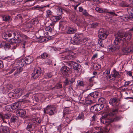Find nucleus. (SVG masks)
<instances>
[{
	"instance_id": "obj_1",
	"label": "nucleus",
	"mask_w": 133,
	"mask_h": 133,
	"mask_svg": "<svg viewBox=\"0 0 133 133\" xmlns=\"http://www.w3.org/2000/svg\"><path fill=\"white\" fill-rule=\"evenodd\" d=\"M12 34L14 36V39H10L9 42L12 43H22L23 45L22 46V49L24 53H25L26 50V48H27V42L24 40L27 38V36L22 34H20L18 31L14 30L12 32Z\"/></svg>"
},
{
	"instance_id": "obj_2",
	"label": "nucleus",
	"mask_w": 133,
	"mask_h": 133,
	"mask_svg": "<svg viewBox=\"0 0 133 133\" xmlns=\"http://www.w3.org/2000/svg\"><path fill=\"white\" fill-rule=\"evenodd\" d=\"M123 34L121 32H119L115 35V38L114 42L115 45H111L108 47V51L111 52L119 49L120 46L118 45L122 41V38L123 37Z\"/></svg>"
},
{
	"instance_id": "obj_3",
	"label": "nucleus",
	"mask_w": 133,
	"mask_h": 133,
	"mask_svg": "<svg viewBox=\"0 0 133 133\" xmlns=\"http://www.w3.org/2000/svg\"><path fill=\"white\" fill-rule=\"evenodd\" d=\"M118 113V112L114 115L110 116H107L106 118H103L101 119V121L102 122L103 121V122L105 123H107V124L108 125L112 122L118 121L121 120L122 118V117L120 116L116 115Z\"/></svg>"
},
{
	"instance_id": "obj_4",
	"label": "nucleus",
	"mask_w": 133,
	"mask_h": 133,
	"mask_svg": "<svg viewBox=\"0 0 133 133\" xmlns=\"http://www.w3.org/2000/svg\"><path fill=\"white\" fill-rule=\"evenodd\" d=\"M118 102L117 99L115 97L111 98L109 100V104L114 106L110 114H116L118 112L119 104L118 103Z\"/></svg>"
},
{
	"instance_id": "obj_5",
	"label": "nucleus",
	"mask_w": 133,
	"mask_h": 133,
	"mask_svg": "<svg viewBox=\"0 0 133 133\" xmlns=\"http://www.w3.org/2000/svg\"><path fill=\"white\" fill-rule=\"evenodd\" d=\"M40 122L39 118H32L31 121L26 126V130L31 131L35 129L36 124H39Z\"/></svg>"
},
{
	"instance_id": "obj_6",
	"label": "nucleus",
	"mask_w": 133,
	"mask_h": 133,
	"mask_svg": "<svg viewBox=\"0 0 133 133\" xmlns=\"http://www.w3.org/2000/svg\"><path fill=\"white\" fill-rule=\"evenodd\" d=\"M43 74V72L41 68L36 67L34 68L33 72L31 74V78L33 79L37 78Z\"/></svg>"
},
{
	"instance_id": "obj_7",
	"label": "nucleus",
	"mask_w": 133,
	"mask_h": 133,
	"mask_svg": "<svg viewBox=\"0 0 133 133\" xmlns=\"http://www.w3.org/2000/svg\"><path fill=\"white\" fill-rule=\"evenodd\" d=\"M17 64V65L19 66V67H17V71L14 75L15 76H17L22 71L23 68L22 67L24 66V64H26V63L24 59H23L18 61Z\"/></svg>"
},
{
	"instance_id": "obj_8",
	"label": "nucleus",
	"mask_w": 133,
	"mask_h": 133,
	"mask_svg": "<svg viewBox=\"0 0 133 133\" xmlns=\"http://www.w3.org/2000/svg\"><path fill=\"white\" fill-rule=\"evenodd\" d=\"M108 35V32L104 28H101L98 31V37L100 39H105Z\"/></svg>"
},
{
	"instance_id": "obj_9",
	"label": "nucleus",
	"mask_w": 133,
	"mask_h": 133,
	"mask_svg": "<svg viewBox=\"0 0 133 133\" xmlns=\"http://www.w3.org/2000/svg\"><path fill=\"white\" fill-rule=\"evenodd\" d=\"M68 65L70 66H73V69L74 71L78 72L80 70L81 66L79 64L73 61H70L68 63Z\"/></svg>"
},
{
	"instance_id": "obj_10",
	"label": "nucleus",
	"mask_w": 133,
	"mask_h": 133,
	"mask_svg": "<svg viewBox=\"0 0 133 133\" xmlns=\"http://www.w3.org/2000/svg\"><path fill=\"white\" fill-rule=\"evenodd\" d=\"M12 113L9 112L5 114L2 112L0 113V118H1L4 123H7V122L4 120L5 119H8L11 117Z\"/></svg>"
},
{
	"instance_id": "obj_11",
	"label": "nucleus",
	"mask_w": 133,
	"mask_h": 133,
	"mask_svg": "<svg viewBox=\"0 0 133 133\" xmlns=\"http://www.w3.org/2000/svg\"><path fill=\"white\" fill-rule=\"evenodd\" d=\"M61 72L63 75H69L71 73V70L66 66H63L61 69Z\"/></svg>"
},
{
	"instance_id": "obj_12",
	"label": "nucleus",
	"mask_w": 133,
	"mask_h": 133,
	"mask_svg": "<svg viewBox=\"0 0 133 133\" xmlns=\"http://www.w3.org/2000/svg\"><path fill=\"white\" fill-rule=\"evenodd\" d=\"M53 107L50 105H48L44 109V112L45 113L48 114L50 115H52L54 114L53 110Z\"/></svg>"
},
{
	"instance_id": "obj_13",
	"label": "nucleus",
	"mask_w": 133,
	"mask_h": 133,
	"mask_svg": "<svg viewBox=\"0 0 133 133\" xmlns=\"http://www.w3.org/2000/svg\"><path fill=\"white\" fill-rule=\"evenodd\" d=\"M25 90L23 89L19 88L15 89L14 91V92L16 95L15 96H17V98H18L25 93Z\"/></svg>"
},
{
	"instance_id": "obj_14",
	"label": "nucleus",
	"mask_w": 133,
	"mask_h": 133,
	"mask_svg": "<svg viewBox=\"0 0 133 133\" xmlns=\"http://www.w3.org/2000/svg\"><path fill=\"white\" fill-rule=\"evenodd\" d=\"M119 32H121L123 34V36L122 37V40L124 39V40L128 41L131 38V34L130 32H128L124 34L122 31H119L117 33Z\"/></svg>"
},
{
	"instance_id": "obj_15",
	"label": "nucleus",
	"mask_w": 133,
	"mask_h": 133,
	"mask_svg": "<svg viewBox=\"0 0 133 133\" xmlns=\"http://www.w3.org/2000/svg\"><path fill=\"white\" fill-rule=\"evenodd\" d=\"M16 115L22 118L24 117L26 114V111L24 109H20L16 112Z\"/></svg>"
},
{
	"instance_id": "obj_16",
	"label": "nucleus",
	"mask_w": 133,
	"mask_h": 133,
	"mask_svg": "<svg viewBox=\"0 0 133 133\" xmlns=\"http://www.w3.org/2000/svg\"><path fill=\"white\" fill-rule=\"evenodd\" d=\"M26 63V64H30L34 60V58L33 56L29 55L27 56L24 59Z\"/></svg>"
},
{
	"instance_id": "obj_17",
	"label": "nucleus",
	"mask_w": 133,
	"mask_h": 133,
	"mask_svg": "<svg viewBox=\"0 0 133 133\" xmlns=\"http://www.w3.org/2000/svg\"><path fill=\"white\" fill-rule=\"evenodd\" d=\"M106 118V117H102V118H100V121H97V122H96V121L95 122H94V123H92L91 122L90 123V125H97L99 127H97V129H99L100 128H99V127H100V126H99V125L101 123H103L104 124H106V125H108V124H107V123H105V122H103V121L102 122L101 121V119L103 118Z\"/></svg>"
},
{
	"instance_id": "obj_18",
	"label": "nucleus",
	"mask_w": 133,
	"mask_h": 133,
	"mask_svg": "<svg viewBox=\"0 0 133 133\" xmlns=\"http://www.w3.org/2000/svg\"><path fill=\"white\" fill-rule=\"evenodd\" d=\"M0 45L1 47L3 48L5 50H8L11 47L9 43L4 41H2L1 42Z\"/></svg>"
},
{
	"instance_id": "obj_19",
	"label": "nucleus",
	"mask_w": 133,
	"mask_h": 133,
	"mask_svg": "<svg viewBox=\"0 0 133 133\" xmlns=\"http://www.w3.org/2000/svg\"><path fill=\"white\" fill-rule=\"evenodd\" d=\"M98 92L95 91L91 93L87 96V98L91 99L92 98H96L98 97Z\"/></svg>"
},
{
	"instance_id": "obj_20",
	"label": "nucleus",
	"mask_w": 133,
	"mask_h": 133,
	"mask_svg": "<svg viewBox=\"0 0 133 133\" xmlns=\"http://www.w3.org/2000/svg\"><path fill=\"white\" fill-rule=\"evenodd\" d=\"M0 131L1 133H10V128L7 126L2 125L0 127Z\"/></svg>"
},
{
	"instance_id": "obj_21",
	"label": "nucleus",
	"mask_w": 133,
	"mask_h": 133,
	"mask_svg": "<svg viewBox=\"0 0 133 133\" xmlns=\"http://www.w3.org/2000/svg\"><path fill=\"white\" fill-rule=\"evenodd\" d=\"M122 51L124 53H128L130 52H133V46H132L124 48L122 49Z\"/></svg>"
},
{
	"instance_id": "obj_22",
	"label": "nucleus",
	"mask_w": 133,
	"mask_h": 133,
	"mask_svg": "<svg viewBox=\"0 0 133 133\" xmlns=\"http://www.w3.org/2000/svg\"><path fill=\"white\" fill-rule=\"evenodd\" d=\"M21 105L17 101L13 104L12 108L13 109L17 111L21 109Z\"/></svg>"
},
{
	"instance_id": "obj_23",
	"label": "nucleus",
	"mask_w": 133,
	"mask_h": 133,
	"mask_svg": "<svg viewBox=\"0 0 133 133\" xmlns=\"http://www.w3.org/2000/svg\"><path fill=\"white\" fill-rule=\"evenodd\" d=\"M95 111H98L102 110L104 108V104H98L94 105Z\"/></svg>"
},
{
	"instance_id": "obj_24",
	"label": "nucleus",
	"mask_w": 133,
	"mask_h": 133,
	"mask_svg": "<svg viewBox=\"0 0 133 133\" xmlns=\"http://www.w3.org/2000/svg\"><path fill=\"white\" fill-rule=\"evenodd\" d=\"M121 19L124 21H127L128 20L132 19V18L131 16L129 14H126L123 15L121 17Z\"/></svg>"
},
{
	"instance_id": "obj_25",
	"label": "nucleus",
	"mask_w": 133,
	"mask_h": 133,
	"mask_svg": "<svg viewBox=\"0 0 133 133\" xmlns=\"http://www.w3.org/2000/svg\"><path fill=\"white\" fill-rule=\"evenodd\" d=\"M11 32V33H5L3 34L2 36L3 38L7 41H9V39H8V38L11 37L12 35V32Z\"/></svg>"
},
{
	"instance_id": "obj_26",
	"label": "nucleus",
	"mask_w": 133,
	"mask_h": 133,
	"mask_svg": "<svg viewBox=\"0 0 133 133\" xmlns=\"http://www.w3.org/2000/svg\"><path fill=\"white\" fill-rule=\"evenodd\" d=\"M112 108L111 109H110L109 106L108 105H106V107L104 108V110L106 112L109 113V116H109L114 115L115 114H110L112 112Z\"/></svg>"
},
{
	"instance_id": "obj_27",
	"label": "nucleus",
	"mask_w": 133,
	"mask_h": 133,
	"mask_svg": "<svg viewBox=\"0 0 133 133\" xmlns=\"http://www.w3.org/2000/svg\"><path fill=\"white\" fill-rule=\"evenodd\" d=\"M10 119V122L11 123H14L17 120L18 118L17 116L12 114Z\"/></svg>"
},
{
	"instance_id": "obj_28",
	"label": "nucleus",
	"mask_w": 133,
	"mask_h": 133,
	"mask_svg": "<svg viewBox=\"0 0 133 133\" xmlns=\"http://www.w3.org/2000/svg\"><path fill=\"white\" fill-rule=\"evenodd\" d=\"M62 18L60 16H53L50 19L52 21L56 23V22Z\"/></svg>"
},
{
	"instance_id": "obj_29",
	"label": "nucleus",
	"mask_w": 133,
	"mask_h": 133,
	"mask_svg": "<svg viewBox=\"0 0 133 133\" xmlns=\"http://www.w3.org/2000/svg\"><path fill=\"white\" fill-rule=\"evenodd\" d=\"M69 18L70 20L74 22H76L77 20V16L75 13L71 14Z\"/></svg>"
},
{
	"instance_id": "obj_30",
	"label": "nucleus",
	"mask_w": 133,
	"mask_h": 133,
	"mask_svg": "<svg viewBox=\"0 0 133 133\" xmlns=\"http://www.w3.org/2000/svg\"><path fill=\"white\" fill-rule=\"evenodd\" d=\"M122 42V44L121 46H119L120 47H122L124 48L128 47L129 45L128 41L122 40V41H121V42Z\"/></svg>"
},
{
	"instance_id": "obj_31",
	"label": "nucleus",
	"mask_w": 133,
	"mask_h": 133,
	"mask_svg": "<svg viewBox=\"0 0 133 133\" xmlns=\"http://www.w3.org/2000/svg\"><path fill=\"white\" fill-rule=\"evenodd\" d=\"M127 10L129 14L131 16V17L133 18V8L129 7H128Z\"/></svg>"
},
{
	"instance_id": "obj_32",
	"label": "nucleus",
	"mask_w": 133,
	"mask_h": 133,
	"mask_svg": "<svg viewBox=\"0 0 133 133\" xmlns=\"http://www.w3.org/2000/svg\"><path fill=\"white\" fill-rule=\"evenodd\" d=\"M109 129L108 126L104 127L103 128L101 129H100L99 133H108L109 131Z\"/></svg>"
},
{
	"instance_id": "obj_33",
	"label": "nucleus",
	"mask_w": 133,
	"mask_h": 133,
	"mask_svg": "<svg viewBox=\"0 0 133 133\" xmlns=\"http://www.w3.org/2000/svg\"><path fill=\"white\" fill-rule=\"evenodd\" d=\"M112 72L113 74H111V75L112 77H114V78L117 77L119 74V72L116 71L115 69L113 70ZM114 80H115V78L114 79Z\"/></svg>"
},
{
	"instance_id": "obj_34",
	"label": "nucleus",
	"mask_w": 133,
	"mask_h": 133,
	"mask_svg": "<svg viewBox=\"0 0 133 133\" xmlns=\"http://www.w3.org/2000/svg\"><path fill=\"white\" fill-rule=\"evenodd\" d=\"M98 24L99 23H98L94 22L90 25V27L91 28L94 29L97 27Z\"/></svg>"
},
{
	"instance_id": "obj_35",
	"label": "nucleus",
	"mask_w": 133,
	"mask_h": 133,
	"mask_svg": "<svg viewBox=\"0 0 133 133\" xmlns=\"http://www.w3.org/2000/svg\"><path fill=\"white\" fill-rule=\"evenodd\" d=\"M52 36L47 37H46V39L44 37H43L40 40L39 42L41 43L44 42H46L48 41L51 39L52 38Z\"/></svg>"
},
{
	"instance_id": "obj_36",
	"label": "nucleus",
	"mask_w": 133,
	"mask_h": 133,
	"mask_svg": "<svg viewBox=\"0 0 133 133\" xmlns=\"http://www.w3.org/2000/svg\"><path fill=\"white\" fill-rule=\"evenodd\" d=\"M95 10L96 11L101 13H104L105 12V10L104 9H101L98 7H96Z\"/></svg>"
},
{
	"instance_id": "obj_37",
	"label": "nucleus",
	"mask_w": 133,
	"mask_h": 133,
	"mask_svg": "<svg viewBox=\"0 0 133 133\" xmlns=\"http://www.w3.org/2000/svg\"><path fill=\"white\" fill-rule=\"evenodd\" d=\"M70 42L71 43L73 44L78 45L80 44L79 41L74 38L71 40Z\"/></svg>"
},
{
	"instance_id": "obj_38",
	"label": "nucleus",
	"mask_w": 133,
	"mask_h": 133,
	"mask_svg": "<svg viewBox=\"0 0 133 133\" xmlns=\"http://www.w3.org/2000/svg\"><path fill=\"white\" fill-rule=\"evenodd\" d=\"M84 114L83 113H81L79 114L78 116L76 117V119H82L84 120Z\"/></svg>"
},
{
	"instance_id": "obj_39",
	"label": "nucleus",
	"mask_w": 133,
	"mask_h": 133,
	"mask_svg": "<svg viewBox=\"0 0 133 133\" xmlns=\"http://www.w3.org/2000/svg\"><path fill=\"white\" fill-rule=\"evenodd\" d=\"M120 5L122 7H129V4L125 1H122L120 4Z\"/></svg>"
},
{
	"instance_id": "obj_40",
	"label": "nucleus",
	"mask_w": 133,
	"mask_h": 133,
	"mask_svg": "<svg viewBox=\"0 0 133 133\" xmlns=\"http://www.w3.org/2000/svg\"><path fill=\"white\" fill-rule=\"evenodd\" d=\"M61 58H62V59H70L72 58V56L71 55H69L66 56L64 55L61 57Z\"/></svg>"
},
{
	"instance_id": "obj_41",
	"label": "nucleus",
	"mask_w": 133,
	"mask_h": 133,
	"mask_svg": "<svg viewBox=\"0 0 133 133\" xmlns=\"http://www.w3.org/2000/svg\"><path fill=\"white\" fill-rule=\"evenodd\" d=\"M98 102L100 103V104H103L106 103V100L103 97H101L98 99Z\"/></svg>"
},
{
	"instance_id": "obj_42",
	"label": "nucleus",
	"mask_w": 133,
	"mask_h": 133,
	"mask_svg": "<svg viewBox=\"0 0 133 133\" xmlns=\"http://www.w3.org/2000/svg\"><path fill=\"white\" fill-rule=\"evenodd\" d=\"M82 35L81 34L76 33L75 34V35L74 37V38L78 40L79 41H80V39L79 38Z\"/></svg>"
},
{
	"instance_id": "obj_43",
	"label": "nucleus",
	"mask_w": 133,
	"mask_h": 133,
	"mask_svg": "<svg viewBox=\"0 0 133 133\" xmlns=\"http://www.w3.org/2000/svg\"><path fill=\"white\" fill-rule=\"evenodd\" d=\"M19 104L21 105L27 102V101L25 99H19L17 101Z\"/></svg>"
},
{
	"instance_id": "obj_44",
	"label": "nucleus",
	"mask_w": 133,
	"mask_h": 133,
	"mask_svg": "<svg viewBox=\"0 0 133 133\" xmlns=\"http://www.w3.org/2000/svg\"><path fill=\"white\" fill-rule=\"evenodd\" d=\"M3 20L5 21H9L10 20V16L8 15H4L3 17Z\"/></svg>"
},
{
	"instance_id": "obj_45",
	"label": "nucleus",
	"mask_w": 133,
	"mask_h": 133,
	"mask_svg": "<svg viewBox=\"0 0 133 133\" xmlns=\"http://www.w3.org/2000/svg\"><path fill=\"white\" fill-rule=\"evenodd\" d=\"M17 66H15L13 68L11 69L10 70V71L8 73L9 74H12V72H14V71H15V72L14 73V75L15 73L16 72L17 68Z\"/></svg>"
},
{
	"instance_id": "obj_46",
	"label": "nucleus",
	"mask_w": 133,
	"mask_h": 133,
	"mask_svg": "<svg viewBox=\"0 0 133 133\" xmlns=\"http://www.w3.org/2000/svg\"><path fill=\"white\" fill-rule=\"evenodd\" d=\"M52 76V75L51 72H48L45 74L44 77L46 78H51Z\"/></svg>"
},
{
	"instance_id": "obj_47",
	"label": "nucleus",
	"mask_w": 133,
	"mask_h": 133,
	"mask_svg": "<svg viewBox=\"0 0 133 133\" xmlns=\"http://www.w3.org/2000/svg\"><path fill=\"white\" fill-rule=\"evenodd\" d=\"M45 6H43V5H42L40 6L39 5H37L36 6H35L34 7V8L35 9H38V10H40L43 9L44 7H45Z\"/></svg>"
},
{
	"instance_id": "obj_48",
	"label": "nucleus",
	"mask_w": 133,
	"mask_h": 133,
	"mask_svg": "<svg viewBox=\"0 0 133 133\" xmlns=\"http://www.w3.org/2000/svg\"><path fill=\"white\" fill-rule=\"evenodd\" d=\"M82 14L83 15L85 16H92L90 15L88 12H87V10L85 9H83V11L82 12Z\"/></svg>"
},
{
	"instance_id": "obj_49",
	"label": "nucleus",
	"mask_w": 133,
	"mask_h": 133,
	"mask_svg": "<svg viewBox=\"0 0 133 133\" xmlns=\"http://www.w3.org/2000/svg\"><path fill=\"white\" fill-rule=\"evenodd\" d=\"M89 98H87L86 99L85 103L87 104H88V105H91L93 103L92 101L91 100H89Z\"/></svg>"
},
{
	"instance_id": "obj_50",
	"label": "nucleus",
	"mask_w": 133,
	"mask_h": 133,
	"mask_svg": "<svg viewBox=\"0 0 133 133\" xmlns=\"http://www.w3.org/2000/svg\"><path fill=\"white\" fill-rule=\"evenodd\" d=\"M66 22V21H61L59 23V26L60 28H63V25L65 24Z\"/></svg>"
},
{
	"instance_id": "obj_51",
	"label": "nucleus",
	"mask_w": 133,
	"mask_h": 133,
	"mask_svg": "<svg viewBox=\"0 0 133 133\" xmlns=\"http://www.w3.org/2000/svg\"><path fill=\"white\" fill-rule=\"evenodd\" d=\"M64 83L65 86L70 85V80H68V78H66L64 81Z\"/></svg>"
},
{
	"instance_id": "obj_52",
	"label": "nucleus",
	"mask_w": 133,
	"mask_h": 133,
	"mask_svg": "<svg viewBox=\"0 0 133 133\" xmlns=\"http://www.w3.org/2000/svg\"><path fill=\"white\" fill-rule=\"evenodd\" d=\"M75 30L72 28H70L67 31V33L68 34H73Z\"/></svg>"
},
{
	"instance_id": "obj_53",
	"label": "nucleus",
	"mask_w": 133,
	"mask_h": 133,
	"mask_svg": "<svg viewBox=\"0 0 133 133\" xmlns=\"http://www.w3.org/2000/svg\"><path fill=\"white\" fill-rule=\"evenodd\" d=\"M15 96L16 95L15 93L14 92H10L8 94V96L10 98H15Z\"/></svg>"
},
{
	"instance_id": "obj_54",
	"label": "nucleus",
	"mask_w": 133,
	"mask_h": 133,
	"mask_svg": "<svg viewBox=\"0 0 133 133\" xmlns=\"http://www.w3.org/2000/svg\"><path fill=\"white\" fill-rule=\"evenodd\" d=\"M52 13L50 10H48L46 11V16L47 17H49L50 16L52 15Z\"/></svg>"
},
{
	"instance_id": "obj_55",
	"label": "nucleus",
	"mask_w": 133,
	"mask_h": 133,
	"mask_svg": "<svg viewBox=\"0 0 133 133\" xmlns=\"http://www.w3.org/2000/svg\"><path fill=\"white\" fill-rule=\"evenodd\" d=\"M48 56V54L45 52H44L41 55V57L43 59H45Z\"/></svg>"
},
{
	"instance_id": "obj_56",
	"label": "nucleus",
	"mask_w": 133,
	"mask_h": 133,
	"mask_svg": "<svg viewBox=\"0 0 133 133\" xmlns=\"http://www.w3.org/2000/svg\"><path fill=\"white\" fill-rule=\"evenodd\" d=\"M66 118L67 119H66L64 122V126L66 125L67 124H69L71 121V120H70L67 117H66Z\"/></svg>"
},
{
	"instance_id": "obj_57",
	"label": "nucleus",
	"mask_w": 133,
	"mask_h": 133,
	"mask_svg": "<svg viewBox=\"0 0 133 133\" xmlns=\"http://www.w3.org/2000/svg\"><path fill=\"white\" fill-rule=\"evenodd\" d=\"M78 85L81 87H84L85 84L83 81H79L78 82Z\"/></svg>"
},
{
	"instance_id": "obj_58",
	"label": "nucleus",
	"mask_w": 133,
	"mask_h": 133,
	"mask_svg": "<svg viewBox=\"0 0 133 133\" xmlns=\"http://www.w3.org/2000/svg\"><path fill=\"white\" fill-rule=\"evenodd\" d=\"M70 109L69 108H66L65 109V110L63 112V117L65 116V114H68L69 112Z\"/></svg>"
},
{
	"instance_id": "obj_59",
	"label": "nucleus",
	"mask_w": 133,
	"mask_h": 133,
	"mask_svg": "<svg viewBox=\"0 0 133 133\" xmlns=\"http://www.w3.org/2000/svg\"><path fill=\"white\" fill-rule=\"evenodd\" d=\"M97 121V117L95 115H94L92 117V119L91 120V122H94Z\"/></svg>"
},
{
	"instance_id": "obj_60",
	"label": "nucleus",
	"mask_w": 133,
	"mask_h": 133,
	"mask_svg": "<svg viewBox=\"0 0 133 133\" xmlns=\"http://www.w3.org/2000/svg\"><path fill=\"white\" fill-rule=\"evenodd\" d=\"M55 87L56 89H59L62 88V84L59 83H57L55 85Z\"/></svg>"
},
{
	"instance_id": "obj_61",
	"label": "nucleus",
	"mask_w": 133,
	"mask_h": 133,
	"mask_svg": "<svg viewBox=\"0 0 133 133\" xmlns=\"http://www.w3.org/2000/svg\"><path fill=\"white\" fill-rule=\"evenodd\" d=\"M79 22L83 25L84 23V19L83 18H81L78 20Z\"/></svg>"
},
{
	"instance_id": "obj_62",
	"label": "nucleus",
	"mask_w": 133,
	"mask_h": 133,
	"mask_svg": "<svg viewBox=\"0 0 133 133\" xmlns=\"http://www.w3.org/2000/svg\"><path fill=\"white\" fill-rule=\"evenodd\" d=\"M75 78H74L73 77L70 80V85L71 86H72L73 83L75 82Z\"/></svg>"
},
{
	"instance_id": "obj_63",
	"label": "nucleus",
	"mask_w": 133,
	"mask_h": 133,
	"mask_svg": "<svg viewBox=\"0 0 133 133\" xmlns=\"http://www.w3.org/2000/svg\"><path fill=\"white\" fill-rule=\"evenodd\" d=\"M95 76H94L90 77L88 79L89 82L90 83H92L94 81V78Z\"/></svg>"
},
{
	"instance_id": "obj_64",
	"label": "nucleus",
	"mask_w": 133,
	"mask_h": 133,
	"mask_svg": "<svg viewBox=\"0 0 133 133\" xmlns=\"http://www.w3.org/2000/svg\"><path fill=\"white\" fill-rule=\"evenodd\" d=\"M103 39H100L98 41V43L99 44V45L100 46L102 47H103L104 46V45L102 43V40Z\"/></svg>"
}]
</instances>
